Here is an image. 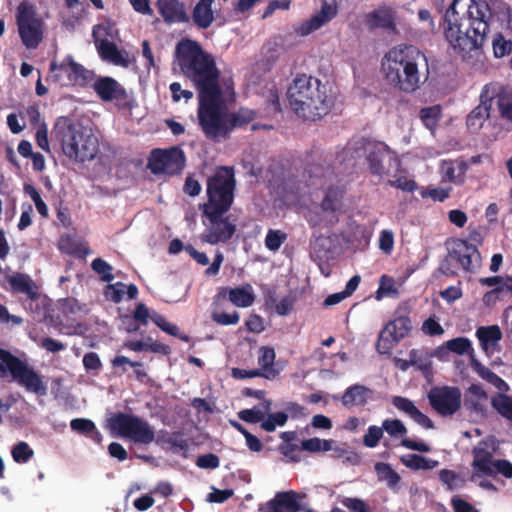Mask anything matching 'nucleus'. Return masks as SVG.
Here are the masks:
<instances>
[{"label":"nucleus","instance_id":"nucleus-50","mask_svg":"<svg viewBox=\"0 0 512 512\" xmlns=\"http://www.w3.org/2000/svg\"><path fill=\"white\" fill-rule=\"evenodd\" d=\"M287 234L281 230L270 229L265 237V247L270 251H277L286 241Z\"/></svg>","mask_w":512,"mask_h":512},{"label":"nucleus","instance_id":"nucleus-12","mask_svg":"<svg viewBox=\"0 0 512 512\" xmlns=\"http://www.w3.org/2000/svg\"><path fill=\"white\" fill-rule=\"evenodd\" d=\"M0 360L6 365L13 379L26 391L41 396L46 395L47 386L41 376L26 362L13 356L9 352L0 349Z\"/></svg>","mask_w":512,"mask_h":512},{"label":"nucleus","instance_id":"nucleus-28","mask_svg":"<svg viewBox=\"0 0 512 512\" xmlns=\"http://www.w3.org/2000/svg\"><path fill=\"white\" fill-rule=\"evenodd\" d=\"M488 394L482 386L472 384L467 392L465 404L475 413L486 416L488 413Z\"/></svg>","mask_w":512,"mask_h":512},{"label":"nucleus","instance_id":"nucleus-31","mask_svg":"<svg viewBox=\"0 0 512 512\" xmlns=\"http://www.w3.org/2000/svg\"><path fill=\"white\" fill-rule=\"evenodd\" d=\"M476 336L480 341L481 347L484 352L489 355L493 353L498 345L502 333L498 326L479 327L476 331Z\"/></svg>","mask_w":512,"mask_h":512},{"label":"nucleus","instance_id":"nucleus-59","mask_svg":"<svg viewBox=\"0 0 512 512\" xmlns=\"http://www.w3.org/2000/svg\"><path fill=\"white\" fill-rule=\"evenodd\" d=\"M126 293V285L121 282H117L115 284H110L106 287L105 296L111 301L118 303L123 299L124 294Z\"/></svg>","mask_w":512,"mask_h":512},{"label":"nucleus","instance_id":"nucleus-41","mask_svg":"<svg viewBox=\"0 0 512 512\" xmlns=\"http://www.w3.org/2000/svg\"><path fill=\"white\" fill-rule=\"evenodd\" d=\"M465 171L466 166L463 163L443 161L441 165V173L444 179L452 183L462 182Z\"/></svg>","mask_w":512,"mask_h":512},{"label":"nucleus","instance_id":"nucleus-16","mask_svg":"<svg viewBox=\"0 0 512 512\" xmlns=\"http://www.w3.org/2000/svg\"><path fill=\"white\" fill-rule=\"evenodd\" d=\"M185 164V157L179 148L169 150H154L149 159L148 166L154 174H176Z\"/></svg>","mask_w":512,"mask_h":512},{"label":"nucleus","instance_id":"nucleus-2","mask_svg":"<svg viewBox=\"0 0 512 512\" xmlns=\"http://www.w3.org/2000/svg\"><path fill=\"white\" fill-rule=\"evenodd\" d=\"M426 67V57L413 46H396L382 59L381 71L389 85L403 92L419 88L424 78L420 67Z\"/></svg>","mask_w":512,"mask_h":512},{"label":"nucleus","instance_id":"nucleus-36","mask_svg":"<svg viewBox=\"0 0 512 512\" xmlns=\"http://www.w3.org/2000/svg\"><path fill=\"white\" fill-rule=\"evenodd\" d=\"M375 472L379 481L385 482L394 491L399 490L401 477L389 464L383 462L376 463Z\"/></svg>","mask_w":512,"mask_h":512},{"label":"nucleus","instance_id":"nucleus-3","mask_svg":"<svg viewBox=\"0 0 512 512\" xmlns=\"http://www.w3.org/2000/svg\"><path fill=\"white\" fill-rule=\"evenodd\" d=\"M287 99L297 116L312 121L327 115L334 103L327 86L307 75L292 81L287 90Z\"/></svg>","mask_w":512,"mask_h":512},{"label":"nucleus","instance_id":"nucleus-46","mask_svg":"<svg viewBox=\"0 0 512 512\" xmlns=\"http://www.w3.org/2000/svg\"><path fill=\"white\" fill-rule=\"evenodd\" d=\"M489 17H495L497 21H499L502 25H509L511 22V9L505 3H495L494 7L491 10L488 7L487 20L489 19Z\"/></svg>","mask_w":512,"mask_h":512},{"label":"nucleus","instance_id":"nucleus-13","mask_svg":"<svg viewBox=\"0 0 512 512\" xmlns=\"http://www.w3.org/2000/svg\"><path fill=\"white\" fill-rule=\"evenodd\" d=\"M16 21L22 43L28 49H35L44 36V22L37 15L35 7L22 2L17 9Z\"/></svg>","mask_w":512,"mask_h":512},{"label":"nucleus","instance_id":"nucleus-19","mask_svg":"<svg viewBox=\"0 0 512 512\" xmlns=\"http://www.w3.org/2000/svg\"><path fill=\"white\" fill-rule=\"evenodd\" d=\"M104 30V27L99 25L93 29V36L99 55L104 61H107L115 66L127 68L130 65V57L126 51H121L117 46L107 40H99L98 35Z\"/></svg>","mask_w":512,"mask_h":512},{"label":"nucleus","instance_id":"nucleus-22","mask_svg":"<svg viewBox=\"0 0 512 512\" xmlns=\"http://www.w3.org/2000/svg\"><path fill=\"white\" fill-rule=\"evenodd\" d=\"M226 295L228 296L229 301L239 308L250 307L255 301L254 289L248 283L235 288H220L215 296V301L226 297Z\"/></svg>","mask_w":512,"mask_h":512},{"label":"nucleus","instance_id":"nucleus-37","mask_svg":"<svg viewBox=\"0 0 512 512\" xmlns=\"http://www.w3.org/2000/svg\"><path fill=\"white\" fill-rule=\"evenodd\" d=\"M508 392L496 393L491 397L490 403L500 416L512 422V397L507 394Z\"/></svg>","mask_w":512,"mask_h":512},{"label":"nucleus","instance_id":"nucleus-32","mask_svg":"<svg viewBox=\"0 0 512 512\" xmlns=\"http://www.w3.org/2000/svg\"><path fill=\"white\" fill-rule=\"evenodd\" d=\"M275 357L276 354L273 348L267 346L259 348L257 362L260 369L257 370L260 371L261 377L272 379L276 376V371L273 368Z\"/></svg>","mask_w":512,"mask_h":512},{"label":"nucleus","instance_id":"nucleus-1","mask_svg":"<svg viewBox=\"0 0 512 512\" xmlns=\"http://www.w3.org/2000/svg\"><path fill=\"white\" fill-rule=\"evenodd\" d=\"M488 5L475 0H454L445 13L444 35L450 47L465 57L480 49L488 32Z\"/></svg>","mask_w":512,"mask_h":512},{"label":"nucleus","instance_id":"nucleus-24","mask_svg":"<svg viewBox=\"0 0 512 512\" xmlns=\"http://www.w3.org/2000/svg\"><path fill=\"white\" fill-rule=\"evenodd\" d=\"M156 6L167 24L186 23L190 19L185 5L179 0H157Z\"/></svg>","mask_w":512,"mask_h":512},{"label":"nucleus","instance_id":"nucleus-6","mask_svg":"<svg viewBox=\"0 0 512 512\" xmlns=\"http://www.w3.org/2000/svg\"><path fill=\"white\" fill-rule=\"evenodd\" d=\"M365 156L372 173L380 176H394L399 169L396 155L381 142L359 140L350 143L343 151V160Z\"/></svg>","mask_w":512,"mask_h":512},{"label":"nucleus","instance_id":"nucleus-63","mask_svg":"<svg viewBox=\"0 0 512 512\" xmlns=\"http://www.w3.org/2000/svg\"><path fill=\"white\" fill-rule=\"evenodd\" d=\"M91 266L95 272L102 274L104 281L109 282L113 280L112 267L106 261L96 258L92 261Z\"/></svg>","mask_w":512,"mask_h":512},{"label":"nucleus","instance_id":"nucleus-64","mask_svg":"<svg viewBox=\"0 0 512 512\" xmlns=\"http://www.w3.org/2000/svg\"><path fill=\"white\" fill-rule=\"evenodd\" d=\"M212 319L220 325H235L239 322L240 316L238 312L224 313L214 311L212 313Z\"/></svg>","mask_w":512,"mask_h":512},{"label":"nucleus","instance_id":"nucleus-39","mask_svg":"<svg viewBox=\"0 0 512 512\" xmlns=\"http://www.w3.org/2000/svg\"><path fill=\"white\" fill-rule=\"evenodd\" d=\"M73 431L89 436L93 441L100 443L102 435L96 428L93 421L86 418H76L70 422Z\"/></svg>","mask_w":512,"mask_h":512},{"label":"nucleus","instance_id":"nucleus-18","mask_svg":"<svg viewBox=\"0 0 512 512\" xmlns=\"http://www.w3.org/2000/svg\"><path fill=\"white\" fill-rule=\"evenodd\" d=\"M494 92V85L484 86L480 95L479 105L475 107L467 116L466 124L471 132H478L483 127L484 123L488 120L492 107Z\"/></svg>","mask_w":512,"mask_h":512},{"label":"nucleus","instance_id":"nucleus-35","mask_svg":"<svg viewBox=\"0 0 512 512\" xmlns=\"http://www.w3.org/2000/svg\"><path fill=\"white\" fill-rule=\"evenodd\" d=\"M471 366L473 370L485 381L493 385L498 392L501 391H509L510 386L506 381H504L501 377L492 372L489 368L482 365L476 359H472Z\"/></svg>","mask_w":512,"mask_h":512},{"label":"nucleus","instance_id":"nucleus-14","mask_svg":"<svg viewBox=\"0 0 512 512\" xmlns=\"http://www.w3.org/2000/svg\"><path fill=\"white\" fill-rule=\"evenodd\" d=\"M497 448V440L493 436L485 438L473 448L471 481L475 482L482 476H492V467L496 461L493 455Z\"/></svg>","mask_w":512,"mask_h":512},{"label":"nucleus","instance_id":"nucleus-38","mask_svg":"<svg viewBox=\"0 0 512 512\" xmlns=\"http://www.w3.org/2000/svg\"><path fill=\"white\" fill-rule=\"evenodd\" d=\"M271 410V402L263 401L251 409H244L238 412V417L248 423L263 422Z\"/></svg>","mask_w":512,"mask_h":512},{"label":"nucleus","instance_id":"nucleus-26","mask_svg":"<svg viewBox=\"0 0 512 512\" xmlns=\"http://www.w3.org/2000/svg\"><path fill=\"white\" fill-rule=\"evenodd\" d=\"M336 13L337 9L335 6L324 4L321 11L312 16L310 19L301 23L296 28V32L301 36H307L333 19Z\"/></svg>","mask_w":512,"mask_h":512},{"label":"nucleus","instance_id":"nucleus-10","mask_svg":"<svg viewBox=\"0 0 512 512\" xmlns=\"http://www.w3.org/2000/svg\"><path fill=\"white\" fill-rule=\"evenodd\" d=\"M234 172L229 167L218 168L207 181L208 200L200 208L230 209L234 198Z\"/></svg>","mask_w":512,"mask_h":512},{"label":"nucleus","instance_id":"nucleus-54","mask_svg":"<svg viewBox=\"0 0 512 512\" xmlns=\"http://www.w3.org/2000/svg\"><path fill=\"white\" fill-rule=\"evenodd\" d=\"M446 347L451 352L459 355L470 353L472 351L471 342L467 338L459 337L446 342Z\"/></svg>","mask_w":512,"mask_h":512},{"label":"nucleus","instance_id":"nucleus-60","mask_svg":"<svg viewBox=\"0 0 512 512\" xmlns=\"http://www.w3.org/2000/svg\"><path fill=\"white\" fill-rule=\"evenodd\" d=\"M35 138L38 147H40L43 151L50 153L51 149L48 140V128L44 122L38 125Z\"/></svg>","mask_w":512,"mask_h":512},{"label":"nucleus","instance_id":"nucleus-21","mask_svg":"<svg viewBox=\"0 0 512 512\" xmlns=\"http://www.w3.org/2000/svg\"><path fill=\"white\" fill-rule=\"evenodd\" d=\"M449 260L458 263L465 271H474L480 267L481 256L475 246L462 241L450 253Z\"/></svg>","mask_w":512,"mask_h":512},{"label":"nucleus","instance_id":"nucleus-23","mask_svg":"<svg viewBox=\"0 0 512 512\" xmlns=\"http://www.w3.org/2000/svg\"><path fill=\"white\" fill-rule=\"evenodd\" d=\"M93 89L105 102L123 100L127 96L125 88L112 77H99L94 81Z\"/></svg>","mask_w":512,"mask_h":512},{"label":"nucleus","instance_id":"nucleus-55","mask_svg":"<svg viewBox=\"0 0 512 512\" xmlns=\"http://www.w3.org/2000/svg\"><path fill=\"white\" fill-rule=\"evenodd\" d=\"M493 53L497 58L504 57L512 51V43L502 35H496L492 42Z\"/></svg>","mask_w":512,"mask_h":512},{"label":"nucleus","instance_id":"nucleus-9","mask_svg":"<svg viewBox=\"0 0 512 512\" xmlns=\"http://www.w3.org/2000/svg\"><path fill=\"white\" fill-rule=\"evenodd\" d=\"M201 210L204 231L200 240L211 245L228 242L236 232V225L226 216L229 209L203 207Z\"/></svg>","mask_w":512,"mask_h":512},{"label":"nucleus","instance_id":"nucleus-8","mask_svg":"<svg viewBox=\"0 0 512 512\" xmlns=\"http://www.w3.org/2000/svg\"><path fill=\"white\" fill-rule=\"evenodd\" d=\"M107 429L114 436L127 438L134 443L150 444L155 440V433L144 420L123 413H117L107 419Z\"/></svg>","mask_w":512,"mask_h":512},{"label":"nucleus","instance_id":"nucleus-48","mask_svg":"<svg viewBox=\"0 0 512 512\" xmlns=\"http://www.w3.org/2000/svg\"><path fill=\"white\" fill-rule=\"evenodd\" d=\"M287 419L288 415L284 412H277L273 414L268 412V415H266L264 421L261 424V427L267 432H272L277 427L284 426L287 422Z\"/></svg>","mask_w":512,"mask_h":512},{"label":"nucleus","instance_id":"nucleus-43","mask_svg":"<svg viewBox=\"0 0 512 512\" xmlns=\"http://www.w3.org/2000/svg\"><path fill=\"white\" fill-rule=\"evenodd\" d=\"M410 363L412 366H415L417 369L421 370L426 375H428L431 372V356L425 351L411 350Z\"/></svg>","mask_w":512,"mask_h":512},{"label":"nucleus","instance_id":"nucleus-20","mask_svg":"<svg viewBox=\"0 0 512 512\" xmlns=\"http://www.w3.org/2000/svg\"><path fill=\"white\" fill-rule=\"evenodd\" d=\"M134 319L141 322L144 325H146L150 319L164 332L172 336L179 337L186 342L189 340L187 335L180 333V330L176 325L168 322L163 316H161L154 310H150L143 303H139L136 306V309L134 311Z\"/></svg>","mask_w":512,"mask_h":512},{"label":"nucleus","instance_id":"nucleus-56","mask_svg":"<svg viewBox=\"0 0 512 512\" xmlns=\"http://www.w3.org/2000/svg\"><path fill=\"white\" fill-rule=\"evenodd\" d=\"M388 177H389L388 183L391 186L401 189L403 191L413 192L417 188L415 181L412 179H409L405 176L397 177L396 173H395L394 176H388Z\"/></svg>","mask_w":512,"mask_h":512},{"label":"nucleus","instance_id":"nucleus-51","mask_svg":"<svg viewBox=\"0 0 512 512\" xmlns=\"http://www.w3.org/2000/svg\"><path fill=\"white\" fill-rule=\"evenodd\" d=\"M333 443L334 442L332 440L310 438V439L303 440L301 442V447L303 450H306L309 452L329 451L332 449Z\"/></svg>","mask_w":512,"mask_h":512},{"label":"nucleus","instance_id":"nucleus-4","mask_svg":"<svg viewBox=\"0 0 512 512\" xmlns=\"http://www.w3.org/2000/svg\"><path fill=\"white\" fill-rule=\"evenodd\" d=\"M176 58L182 72L197 86L199 97L220 91L214 60L196 42H180L176 47Z\"/></svg>","mask_w":512,"mask_h":512},{"label":"nucleus","instance_id":"nucleus-17","mask_svg":"<svg viewBox=\"0 0 512 512\" xmlns=\"http://www.w3.org/2000/svg\"><path fill=\"white\" fill-rule=\"evenodd\" d=\"M428 399L442 416L452 415L461 407V392L456 387H434L429 391Z\"/></svg>","mask_w":512,"mask_h":512},{"label":"nucleus","instance_id":"nucleus-29","mask_svg":"<svg viewBox=\"0 0 512 512\" xmlns=\"http://www.w3.org/2000/svg\"><path fill=\"white\" fill-rule=\"evenodd\" d=\"M372 391L363 385H353L342 395V404L347 408L363 406L372 399Z\"/></svg>","mask_w":512,"mask_h":512},{"label":"nucleus","instance_id":"nucleus-15","mask_svg":"<svg viewBox=\"0 0 512 512\" xmlns=\"http://www.w3.org/2000/svg\"><path fill=\"white\" fill-rule=\"evenodd\" d=\"M412 329L408 316L401 315L388 322L380 332L376 348L381 354H388Z\"/></svg>","mask_w":512,"mask_h":512},{"label":"nucleus","instance_id":"nucleus-45","mask_svg":"<svg viewBox=\"0 0 512 512\" xmlns=\"http://www.w3.org/2000/svg\"><path fill=\"white\" fill-rule=\"evenodd\" d=\"M440 481L446 485L448 490H456L464 487V479L456 472L448 469H442L439 471Z\"/></svg>","mask_w":512,"mask_h":512},{"label":"nucleus","instance_id":"nucleus-49","mask_svg":"<svg viewBox=\"0 0 512 512\" xmlns=\"http://www.w3.org/2000/svg\"><path fill=\"white\" fill-rule=\"evenodd\" d=\"M398 295V290L395 287V281L386 275L380 278V285L376 292V299L381 300L384 297H395Z\"/></svg>","mask_w":512,"mask_h":512},{"label":"nucleus","instance_id":"nucleus-61","mask_svg":"<svg viewBox=\"0 0 512 512\" xmlns=\"http://www.w3.org/2000/svg\"><path fill=\"white\" fill-rule=\"evenodd\" d=\"M157 441L162 443L163 445H167L169 448L176 450H183L187 447V443L185 440L168 433L159 436Z\"/></svg>","mask_w":512,"mask_h":512},{"label":"nucleus","instance_id":"nucleus-42","mask_svg":"<svg viewBox=\"0 0 512 512\" xmlns=\"http://www.w3.org/2000/svg\"><path fill=\"white\" fill-rule=\"evenodd\" d=\"M497 99V106L501 115L507 119H512V90L506 87H501L494 92Z\"/></svg>","mask_w":512,"mask_h":512},{"label":"nucleus","instance_id":"nucleus-52","mask_svg":"<svg viewBox=\"0 0 512 512\" xmlns=\"http://www.w3.org/2000/svg\"><path fill=\"white\" fill-rule=\"evenodd\" d=\"M11 454L15 462L26 463L33 457L34 451L28 443L21 441L13 447Z\"/></svg>","mask_w":512,"mask_h":512},{"label":"nucleus","instance_id":"nucleus-44","mask_svg":"<svg viewBox=\"0 0 512 512\" xmlns=\"http://www.w3.org/2000/svg\"><path fill=\"white\" fill-rule=\"evenodd\" d=\"M441 118V108L439 105L425 107L420 111V119L429 130L433 131Z\"/></svg>","mask_w":512,"mask_h":512},{"label":"nucleus","instance_id":"nucleus-27","mask_svg":"<svg viewBox=\"0 0 512 512\" xmlns=\"http://www.w3.org/2000/svg\"><path fill=\"white\" fill-rule=\"evenodd\" d=\"M392 404L400 411L408 415L413 421H415L418 425L426 428L432 429L433 423L432 421L423 414L415 404L409 400L408 398L401 396H394L392 398Z\"/></svg>","mask_w":512,"mask_h":512},{"label":"nucleus","instance_id":"nucleus-62","mask_svg":"<svg viewBox=\"0 0 512 512\" xmlns=\"http://www.w3.org/2000/svg\"><path fill=\"white\" fill-rule=\"evenodd\" d=\"M255 117V113L250 110L241 109L237 114L230 115L231 129L233 127H239L252 121Z\"/></svg>","mask_w":512,"mask_h":512},{"label":"nucleus","instance_id":"nucleus-58","mask_svg":"<svg viewBox=\"0 0 512 512\" xmlns=\"http://www.w3.org/2000/svg\"><path fill=\"white\" fill-rule=\"evenodd\" d=\"M383 436V428L379 426H370L367 433L363 437V443L369 448H374L378 445L379 440Z\"/></svg>","mask_w":512,"mask_h":512},{"label":"nucleus","instance_id":"nucleus-25","mask_svg":"<svg viewBox=\"0 0 512 512\" xmlns=\"http://www.w3.org/2000/svg\"><path fill=\"white\" fill-rule=\"evenodd\" d=\"M304 495L294 491L278 492L268 505L273 512H298L303 509Z\"/></svg>","mask_w":512,"mask_h":512},{"label":"nucleus","instance_id":"nucleus-33","mask_svg":"<svg viewBox=\"0 0 512 512\" xmlns=\"http://www.w3.org/2000/svg\"><path fill=\"white\" fill-rule=\"evenodd\" d=\"M214 0H200L193 10V21L202 29L208 28L214 21L212 3Z\"/></svg>","mask_w":512,"mask_h":512},{"label":"nucleus","instance_id":"nucleus-57","mask_svg":"<svg viewBox=\"0 0 512 512\" xmlns=\"http://www.w3.org/2000/svg\"><path fill=\"white\" fill-rule=\"evenodd\" d=\"M339 207V191L331 187L328 188L324 199L321 202V208L324 211H334Z\"/></svg>","mask_w":512,"mask_h":512},{"label":"nucleus","instance_id":"nucleus-47","mask_svg":"<svg viewBox=\"0 0 512 512\" xmlns=\"http://www.w3.org/2000/svg\"><path fill=\"white\" fill-rule=\"evenodd\" d=\"M480 283L487 287H496L499 292H512V276L481 278Z\"/></svg>","mask_w":512,"mask_h":512},{"label":"nucleus","instance_id":"nucleus-30","mask_svg":"<svg viewBox=\"0 0 512 512\" xmlns=\"http://www.w3.org/2000/svg\"><path fill=\"white\" fill-rule=\"evenodd\" d=\"M366 23L369 28H395V13L391 8L382 7L366 16Z\"/></svg>","mask_w":512,"mask_h":512},{"label":"nucleus","instance_id":"nucleus-40","mask_svg":"<svg viewBox=\"0 0 512 512\" xmlns=\"http://www.w3.org/2000/svg\"><path fill=\"white\" fill-rule=\"evenodd\" d=\"M400 460L404 466L413 470H431L439 465L437 460L418 454L403 455Z\"/></svg>","mask_w":512,"mask_h":512},{"label":"nucleus","instance_id":"nucleus-11","mask_svg":"<svg viewBox=\"0 0 512 512\" xmlns=\"http://www.w3.org/2000/svg\"><path fill=\"white\" fill-rule=\"evenodd\" d=\"M94 80V73L67 55L60 63L52 61L47 81L61 87L85 86Z\"/></svg>","mask_w":512,"mask_h":512},{"label":"nucleus","instance_id":"nucleus-5","mask_svg":"<svg viewBox=\"0 0 512 512\" xmlns=\"http://www.w3.org/2000/svg\"><path fill=\"white\" fill-rule=\"evenodd\" d=\"M53 135L59 142L62 153L72 161L93 160L99 151L98 138L92 130L66 117L56 120Z\"/></svg>","mask_w":512,"mask_h":512},{"label":"nucleus","instance_id":"nucleus-53","mask_svg":"<svg viewBox=\"0 0 512 512\" xmlns=\"http://www.w3.org/2000/svg\"><path fill=\"white\" fill-rule=\"evenodd\" d=\"M382 428L391 437H401L407 434L406 426L398 419H385L382 422Z\"/></svg>","mask_w":512,"mask_h":512},{"label":"nucleus","instance_id":"nucleus-7","mask_svg":"<svg viewBox=\"0 0 512 512\" xmlns=\"http://www.w3.org/2000/svg\"><path fill=\"white\" fill-rule=\"evenodd\" d=\"M199 120L205 133L212 138L225 137L231 130V119L223 105L220 91L199 97Z\"/></svg>","mask_w":512,"mask_h":512},{"label":"nucleus","instance_id":"nucleus-34","mask_svg":"<svg viewBox=\"0 0 512 512\" xmlns=\"http://www.w3.org/2000/svg\"><path fill=\"white\" fill-rule=\"evenodd\" d=\"M9 284L12 290L17 293L26 294L30 299L38 296L37 288L32 279L25 274H15L9 277Z\"/></svg>","mask_w":512,"mask_h":512}]
</instances>
